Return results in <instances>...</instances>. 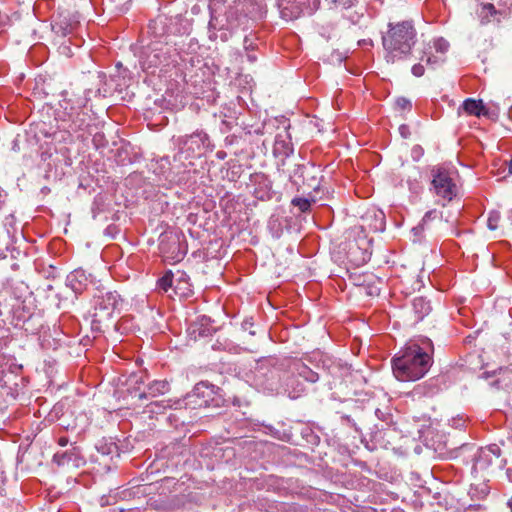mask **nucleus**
Instances as JSON below:
<instances>
[{
  "instance_id": "9b49d317",
  "label": "nucleus",
  "mask_w": 512,
  "mask_h": 512,
  "mask_svg": "<svg viewBox=\"0 0 512 512\" xmlns=\"http://www.w3.org/2000/svg\"><path fill=\"white\" fill-rule=\"evenodd\" d=\"M159 248L163 257L173 263L180 262L186 254V250L181 247L176 237H170L167 242L162 239Z\"/></svg>"
},
{
  "instance_id": "cd10ccee",
  "label": "nucleus",
  "mask_w": 512,
  "mask_h": 512,
  "mask_svg": "<svg viewBox=\"0 0 512 512\" xmlns=\"http://www.w3.org/2000/svg\"><path fill=\"white\" fill-rule=\"evenodd\" d=\"M396 106L401 110H406V109H410L412 105H411L410 100H408L404 97H400L396 100Z\"/></svg>"
},
{
  "instance_id": "4c0bfd02",
  "label": "nucleus",
  "mask_w": 512,
  "mask_h": 512,
  "mask_svg": "<svg viewBox=\"0 0 512 512\" xmlns=\"http://www.w3.org/2000/svg\"><path fill=\"white\" fill-rule=\"evenodd\" d=\"M406 130H407V127H406L405 125H402V126L400 127V132H401L402 136H404V137H405V131H406Z\"/></svg>"
},
{
  "instance_id": "a19ab883",
  "label": "nucleus",
  "mask_w": 512,
  "mask_h": 512,
  "mask_svg": "<svg viewBox=\"0 0 512 512\" xmlns=\"http://www.w3.org/2000/svg\"><path fill=\"white\" fill-rule=\"evenodd\" d=\"M469 493H470L472 496H474V495H475V493H474V488H473V487H471V488H470Z\"/></svg>"
},
{
  "instance_id": "bb28decb",
  "label": "nucleus",
  "mask_w": 512,
  "mask_h": 512,
  "mask_svg": "<svg viewBox=\"0 0 512 512\" xmlns=\"http://www.w3.org/2000/svg\"><path fill=\"white\" fill-rule=\"evenodd\" d=\"M304 392V386L302 384H297L296 388L288 389L289 397L292 399H296L301 396Z\"/></svg>"
},
{
  "instance_id": "a211bd4d",
  "label": "nucleus",
  "mask_w": 512,
  "mask_h": 512,
  "mask_svg": "<svg viewBox=\"0 0 512 512\" xmlns=\"http://www.w3.org/2000/svg\"><path fill=\"white\" fill-rule=\"evenodd\" d=\"M173 288L175 294L179 295L180 297H188L192 292L187 275L184 273L180 274V276L176 279Z\"/></svg>"
},
{
  "instance_id": "473e14b6",
  "label": "nucleus",
  "mask_w": 512,
  "mask_h": 512,
  "mask_svg": "<svg viewBox=\"0 0 512 512\" xmlns=\"http://www.w3.org/2000/svg\"><path fill=\"white\" fill-rule=\"evenodd\" d=\"M66 454H55L54 461H56L59 465H63L65 463Z\"/></svg>"
},
{
  "instance_id": "7ed1b4c3",
  "label": "nucleus",
  "mask_w": 512,
  "mask_h": 512,
  "mask_svg": "<svg viewBox=\"0 0 512 512\" xmlns=\"http://www.w3.org/2000/svg\"><path fill=\"white\" fill-rule=\"evenodd\" d=\"M415 43L416 30L411 21L389 23L387 32L382 36L387 62L407 59Z\"/></svg>"
},
{
  "instance_id": "6ab92c4d",
  "label": "nucleus",
  "mask_w": 512,
  "mask_h": 512,
  "mask_svg": "<svg viewBox=\"0 0 512 512\" xmlns=\"http://www.w3.org/2000/svg\"><path fill=\"white\" fill-rule=\"evenodd\" d=\"M437 217V211L436 210H430L425 213L422 221L415 227L412 228V233L414 235V242L420 241L422 233L425 229L426 223L431 220L435 219Z\"/></svg>"
},
{
  "instance_id": "5701e85b",
  "label": "nucleus",
  "mask_w": 512,
  "mask_h": 512,
  "mask_svg": "<svg viewBox=\"0 0 512 512\" xmlns=\"http://www.w3.org/2000/svg\"><path fill=\"white\" fill-rule=\"evenodd\" d=\"M176 279L171 271H167L161 278L157 281V287L167 292L170 288L174 287Z\"/></svg>"
},
{
  "instance_id": "c756f323",
  "label": "nucleus",
  "mask_w": 512,
  "mask_h": 512,
  "mask_svg": "<svg viewBox=\"0 0 512 512\" xmlns=\"http://www.w3.org/2000/svg\"><path fill=\"white\" fill-rule=\"evenodd\" d=\"M411 72L415 77H421L422 75H424L425 69L422 64L418 63L413 65Z\"/></svg>"
},
{
  "instance_id": "72a5a7b5",
  "label": "nucleus",
  "mask_w": 512,
  "mask_h": 512,
  "mask_svg": "<svg viewBox=\"0 0 512 512\" xmlns=\"http://www.w3.org/2000/svg\"><path fill=\"white\" fill-rule=\"evenodd\" d=\"M334 3H339L344 8H350L353 5L352 0H333Z\"/></svg>"
},
{
  "instance_id": "c85d7f7f",
  "label": "nucleus",
  "mask_w": 512,
  "mask_h": 512,
  "mask_svg": "<svg viewBox=\"0 0 512 512\" xmlns=\"http://www.w3.org/2000/svg\"><path fill=\"white\" fill-rule=\"evenodd\" d=\"M443 61H444V57H442L440 55L439 56H427V58H426V64L431 65V66L442 63Z\"/></svg>"
},
{
  "instance_id": "393cba45",
  "label": "nucleus",
  "mask_w": 512,
  "mask_h": 512,
  "mask_svg": "<svg viewBox=\"0 0 512 512\" xmlns=\"http://www.w3.org/2000/svg\"><path fill=\"white\" fill-rule=\"evenodd\" d=\"M433 48L440 56L444 57L445 53L448 51L449 43L443 38H437L433 41Z\"/></svg>"
},
{
  "instance_id": "20e7f679",
  "label": "nucleus",
  "mask_w": 512,
  "mask_h": 512,
  "mask_svg": "<svg viewBox=\"0 0 512 512\" xmlns=\"http://www.w3.org/2000/svg\"><path fill=\"white\" fill-rule=\"evenodd\" d=\"M124 301L116 291H100L93 298L91 311V328L95 332H101L103 327L109 326L115 315H119L123 309Z\"/></svg>"
},
{
  "instance_id": "c9c22d12",
  "label": "nucleus",
  "mask_w": 512,
  "mask_h": 512,
  "mask_svg": "<svg viewBox=\"0 0 512 512\" xmlns=\"http://www.w3.org/2000/svg\"><path fill=\"white\" fill-rule=\"evenodd\" d=\"M247 59L250 61V62H255L257 57L254 53H247Z\"/></svg>"
},
{
  "instance_id": "c03bdc74",
  "label": "nucleus",
  "mask_w": 512,
  "mask_h": 512,
  "mask_svg": "<svg viewBox=\"0 0 512 512\" xmlns=\"http://www.w3.org/2000/svg\"><path fill=\"white\" fill-rule=\"evenodd\" d=\"M458 424H459V421L453 420V425L458 426Z\"/></svg>"
},
{
  "instance_id": "79ce46f5",
  "label": "nucleus",
  "mask_w": 512,
  "mask_h": 512,
  "mask_svg": "<svg viewBox=\"0 0 512 512\" xmlns=\"http://www.w3.org/2000/svg\"><path fill=\"white\" fill-rule=\"evenodd\" d=\"M218 157H219L220 159H223V158H224V154H222V153H220V152H219V153H218Z\"/></svg>"
},
{
  "instance_id": "b1692460",
  "label": "nucleus",
  "mask_w": 512,
  "mask_h": 512,
  "mask_svg": "<svg viewBox=\"0 0 512 512\" xmlns=\"http://www.w3.org/2000/svg\"><path fill=\"white\" fill-rule=\"evenodd\" d=\"M291 203L301 212H307L311 207V201L307 198L295 197L292 199Z\"/></svg>"
},
{
  "instance_id": "ea45409f",
  "label": "nucleus",
  "mask_w": 512,
  "mask_h": 512,
  "mask_svg": "<svg viewBox=\"0 0 512 512\" xmlns=\"http://www.w3.org/2000/svg\"><path fill=\"white\" fill-rule=\"evenodd\" d=\"M507 504H508V507L510 508V510L512 512V497L509 499Z\"/></svg>"
},
{
  "instance_id": "f8f14e48",
  "label": "nucleus",
  "mask_w": 512,
  "mask_h": 512,
  "mask_svg": "<svg viewBox=\"0 0 512 512\" xmlns=\"http://www.w3.org/2000/svg\"><path fill=\"white\" fill-rule=\"evenodd\" d=\"M92 282L91 275L83 269L72 271L66 278V285L72 289L75 294H81Z\"/></svg>"
},
{
  "instance_id": "2f4dec72",
  "label": "nucleus",
  "mask_w": 512,
  "mask_h": 512,
  "mask_svg": "<svg viewBox=\"0 0 512 512\" xmlns=\"http://www.w3.org/2000/svg\"><path fill=\"white\" fill-rule=\"evenodd\" d=\"M59 50H60V53L66 55L68 57L72 56V51H71L70 47L66 44L61 45L59 47Z\"/></svg>"
},
{
  "instance_id": "412c9836",
  "label": "nucleus",
  "mask_w": 512,
  "mask_h": 512,
  "mask_svg": "<svg viewBox=\"0 0 512 512\" xmlns=\"http://www.w3.org/2000/svg\"><path fill=\"white\" fill-rule=\"evenodd\" d=\"M169 391V383L165 380H155L148 385V394L152 397L163 395Z\"/></svg>"
},
{
  "instance_id": "a878e982",
  "label": "nucleus",
  "mask_w": 512,
  "mask_h": 512,
  "mask_svg": "<svg viewBox=\"0 0 512 512\" xmlns=\"http://www.w3.org/2000/svg\"><path fill=\"white\" fill-rule=\"evenodd\" d=\"M500 213L498 211H491L488 215L487 226L490 230H496L499 226Z\"/></svg>"
},
{
  "instance_id": "4468645a",
  "label": "nucleus",
  "mask_w": 512,
  "mask_h": 512,
  "mask_svg": "<svg viewBox=\"0 0 512 512\" xmlns=\"http://www.w3.org/2000/svg\"><path fill=\"white\" fill-rule=\"evenodd\" d=\"M461 111H463L467 115L476 117L488 115V111L484 106L482 100H475L473 98H468L462 103V105L458 109V113L460 114Z\"/></svg>"
},
{
  "instance_id": "4be33fe9",
  "label": "nucleus",
  "mask_w": 512,
  "mask_h": 512,
  "mask_svg": "<svg viewBox=\"0 0 512 512\" xmlns=\"http://www.w3.org/2000/svg\"><path fill=\"white\" fill-rule=\"evenodd\" d=\"M296 2L302 10V16L312 15L320 6V0H297Z\"/></svg>"
},
{
  "instance_id": "f257e3e1",
  "label": "nucleus",
  "mask_w": 512,
  "mask_h": 512,
  "mask_svg": "<svg viewBox=\"0 0 512 512\" xmlns=\"http://www.w3.org/2000/svg\"><path fill=\"white\" fill-rule=\"evenodd\" d=\"M225 0H211L210 21L208 24L209 38L228 41L238 30H247L264 17L266 7L262 0H235L223 15H218L221 4Z\"/></svg>"
},
{
  "instance_id": "58836bf2",
  "label": "nucleus",
  "mask_w": 512,
  "mask_h": 512,
  "mask_svg": "<svg viewBox=\"0 0 512 512\" xmlns=\"http://www.w3.org/2000/svg\"><path fill=\"white\" fill-rule=\"evenodd\" d=\"M508 171H509V174L512 175V159L510 160V162L508 164Z\"/></svg>"
},
{
  "instance_id": "423d86ee",
  "label": "nucleus",
  "mask_w": 512,
  "mask_h": 512,
  "mask_svg": "<svg viewBox=\"0 0 512 512\" xmlns=\"http://www.w3.org/2000/svg\"><path fill=\"white\" fill-rule=\"evenodd\" d=\"M175 49L167 44L155 43L149 46L140 58V64L143 70L149 71L158 67H168L171 63L175 62L172 57L176 54Z\"/></svg>"
},
{
  "instance_id": "7c9ffc66",
  "label": "nucleus",
  "mask_w": 512,
  "mask_h": 512,
  "mask_svg": "<svg viewBox=\"0 0 512 512\" xmlns=\"http://www.w3.org/2000/svg\"><path fill=\"white\" fill-rule=\"evenodd\" d=\"M244 48L246 50H253L254 49V42L248 36H246L245 39H244Z\"/></svg>"
},
{
  "instance_id": "37998d69",
  "label": "nucleus",
  "mask_w": 512,
  "mask_h": 512,
  "mask_svg": "<svg viewBox=\"0 0 512 512\" xmlns=\"http://www.w3.org/2000/svg\"><path fill=\"white\" fill-rule=\"evenodd\" d=\"M139 397H140V398H144V397H146V394H145V393H140V394H139Z\"/></svg>"
},
{
  "instance_id": "f3484780",
  "label": "nucleus",
  "mask_w": 512,
  "mask_h": 512,
  "mask_svg": "<svg viewBox=\"0 0 512 512\" xmlns=\"http://www.w3.org/2000/svg\"><path fill=\"white\" fill-rule=\"evenodd\" d=\"M413 310L417 315L418 320H422L425 316H427L431 312L430 301H428L424 297H416L413 300Z\"/></svg>"
},
{
  "instance_id": "39448f33",
  "label": "nucleus",
  "mask_w": 512,
  "mask_h": 512,
  "mask_svg": "<svg viewBox=\"0 0 512 512\" xmlns=\"http://www.w3.org/2000/svg\"><path fill=\"white\" fill-rule=\"evenodd\" d=\"M431 184L434 194L438 197V203L442 206L454 200L460 191L458 173L443 167L432 170Z\"/></svg>"
},
{
  "instance_id": "e433bc0d",
  "label": "nucleus",
  "mask_w": 512,
  "mask_h": 512,
  "mask_svg": "<svg viewBox=\"0 0 512 512\" xmlns=\"http://www.w3.org/2000/svg\"><path fill=\"white\" fill-rule=\"evenodd\" d=\"M58 443L60 446H66L68 443V439L66 437H61V438H59Z\"/></svg>"
},
{
  "instance_id": "ddd939ff",
  "label": "nucleus",
  "mask_w": 512,
  "mask_h": 512,
  "mask_svg": "<svg viewBox=\"0 0 512 512\" xmlns=\"http://www.w3.org/2000/svg\"><path fill=\"white\" fill-rule=\"evenodd\" d=\"M297 0H276L280 17L286 21H292L302 16V10L298 6Z\"/></svg>"
},
{
  "instance_id": "2eb2a0df",
  "label": "nucleus",
  "mask_w": 512,
  "mask_h": 512,
  "mask_svg": "<svg viewBox=\"0 0 512 512\" xmlns=\"http://www.w3.org/2000/svg\"><path fill=\"white\" fill-rule=\"evenodd\" d=\"M293 371L295 375L309 383H315L319 379V376L316 372H314L306 364L300 361L294 363Z\"/></svg>"
},
{
  "instance_id": "6e6552de",
  "label": "nucleus",
  "mask_w": 512,
  "mask_h": 512,
  "mask_svg": "<svg viewBox=\"0 0 512 512\" xmlns=\"http://www.w3.org/2000/svg\"><path fill=\"white\" fill-rule=\"evenodd\" d=\"M80 25L78 12L58 13L52 21V31L58 37L65 38L72 35Z\"/></svg>"
},
{
  "instance_id": "0eeeda50",
  "label": "nucleus",
  "mask_w": 512,
  "mask_h": 512,
  "mask_svg": "<svg viewBox=\"0 0 512 512\" xmlns=\"http://www.w3.org/2000/svg\"><path fill=\"white\" fill-rule=\"evenodd\" d=\"M178 145L182 152H188L192 156H202L214 148L209 136L203 131H196L190 136L179 138Z\"/></svg>"
},
{
  "instance_id": "9d476101",
  "label": "nucleus",
  "mask_w": 512,
  "mask_h": 512,
  "mask_svg": "<svg viewBox=\"0 0 512 512\" xmlns=\"http://www.w3.org/2000/svg\"><path fill=\"white\" fill-rule=\"evenodd\" d=\"M283 124V129L275 136L273 154L275 157L287 158L293 153V144L288 133L289 125L286 121Z\"/></svg>"
},
{
  "instance_id": "f704fd0d",
  "label": "nucleus",
  "mask_w": 512,
  "mask_h": 512,
  "mask_svg": "<svg viewBox=\"0 0 512 512\" xmlns=\"http://www.w3.org/2000/svg\"><path fill=\"white\" fill-rule=\"evenodd\" d=\"M488 494V487L486 485H483L480 491V497H484Z\"/></svg>"
},
{
  "instance_id": "1a4fd4ad",
  "label": "nucleus",
  "mask_w": 512,
  "mask_h": 512,
  "mask_svg": "<svg viewBox=\"0 0 512 512\" xmlns=\"http://www.w3.org/2000/svg\"><path fill=\"white\" fill-rule=\"evenodd\" d=\"M500 456L501 450L496 444H491L487 447L480 448L475 455L472 471H486L494 463L495 460L500 458Z\"/></svg>"
},
{
  "instance_id": "dca6fc26",
  "label": "nucleus",
  "mask_w": 512,
  "mask_h": 512,
  "mask_svg": "<svg viewBox=\"0 0 512 512\" xmlns=\"http://www.w3.org/2000/svg\"><path fill=\"white\" fill-rule=\"evenodd\" d=\"M478 16L481 20V23H489L491 21H500L498 15L501 13L497 11L493 4L491 3H483L480 5V8L477 11Z\"/></svg>"
},
{
  "instance_id": "f03ea898",
  "label": "nucleus",
  "mask_w": 512,
  "mask_h": 512,
  "mask_svg": "<svg viewBox=\"0 0 512 512\" xmlns=\"http://www.w3.org/2000/svg\"><path fill=\"white\" fill-rule=\"evenodd\" d=\"M433 345L430 339L409 341L392 358V371L400 381H416L426 375L432 365Z\"/></svg>"
},
{
  "instance_id": "aec40b11",
  "label": "nucleus",
  "mask_w": 512,
  "mask_h": 512,
  "mask_svg": "<svg viewBox=\"0 0 512 512\" xmlns=\"http://www.w3.org/2000/svg\"><path fill=\"white\" fill-rule=\"evenodd\" d=\"M255 179L259 180V183L262 185L260 188H256L254 190L255 197L258 198V199H261V200L269 198L270 197V191H271V184L268 181V179L265 176H263V175L256 176Z\"/></svg>"
}]
</instances>
